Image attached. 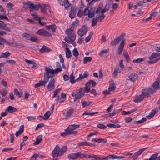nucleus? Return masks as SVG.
<instances>
[{"label":"nucleus","instance_id":"nucleus-37","mask_svg":"<svg viewBox=\"0 0 160 160\" xmlns=\"http://www.w3.org/2000/svg\"><path fill=\"white\" fill-rule=\"evenodd\" d=\"M112 1H109V0H108L105 6V8L103 9L105 10L106 11H108L110 7V5L111 4Z\"/></svg>","mask_w":160,"mask_h":160},{"label":"nucleus","instance_id":"nucleus-32","mask_svg":"<svg viewBox=\"0 0 160 160\" xmlns=\"http://www.w3.org/2000/svg\"><path fill=\"white\" fill-rule=\"evenodd\" d=\"M92 103V102L91 101L87 102L84 100H82L81 101V103L82 104L83 108H85L86 107L88 106Z\"/></svg>","mask_w":160,"mask_h":160},{"label":"nucleus","instance_id":"nucleus-61","mask_svg":"<svg viewBox=\"0 0 160 160\" xmlns=\"http://www.w3.org/2000/svg\"><path fill=\"white\" fill-rule=\"evenodd\" d=\"M29 121H33L36 119V117L35 116H30L26 117Z\"/></svg>","mask_w":160,"mask_h":160},{"label":"nucleus","instance_id":"nucleus-9","mask_svg":"<svg viewBox=\"0 0 160 160\" xmlns=\"http://www.w3.org/2000/svg\"><path fill=\"white\" fill-rule=\"evenodd\" d=\"M88 30V29L87 26H84L81 28L78 29V34L79 36L82 37L86 34Z\"/></svg>","mask_w":160,"mask_h":160},{"label":"nucleus","instance_id":"nucleus-2","mask_svg":"<svg viewBox=\"0 0 160 160\" xmlns=\"http://www.w3.org/2000/svg\"><path fill=\"white\" fill-rule=\"evenodd\" d=\"M67 149L66 146H63L60 149L59 146L57 145L52 152V156L53 158V160H57L58 157L62 155Z\"/></svg>","mask_w":160,"mask_h":160},{"label":"nucleus","instance_id":"nucleus-10","mask_svg":"<svg viewBox=\"0 0 160 160\" xmlns=\"http://www.w3.org/2000/svg\"><path fill=\"white\" fill-rule=\"evenodd\" d=\"M55 80L54 79L52 78L49 81L47 86V89L49 91H51L55 88Z\"/></svg>","mask_w":160,"mask_h":160},{"label":"nucleus","instance_id":"nucleus-40","mask_svg":"<svg viewBox=\"0 0 160 160\" xmlns=\"http://www.w3.org/2000/svg\"><path fill=\"white\" fill-rule=\"evenodd\" d=\"M73 73L72 72L70 77V81L72 84L74 83L76 81V80H75V77L73 75Z\"/></svg>","mask_w":160,"mask_h":160},{"label":"nucleus","instance_id":"nucleus-33","mask_svg":"<svg viewBox=\"0 0 160 160\" xmlns=\"http://www.w3.org/2000/svg\"><path fill=\"white\" fill-rule=\"evenodd\" d=\"M121 40L118 37L115 39L113 41H111L110 44L112 46H114L118 43Z\"/></svg>","mask_w":160,"mask_h":160},{"label":"nucleus","instance_id":"nucleus-54","mask_svg":"<svg viewBox=\"0 0 160 160\" xmlns=\"http://www.w3.org/2000/svg\"><path fill=\"white\" fill-rule=\"evenodd\" d=\"M97 127L100 129H105L107 127L103 124H102L99 123L97 125Z\"/></svg>","mask_w":160,"mask_h":160},{"label":"nucleus","instance_id":"nucleus-30","mask_svg":"<svg viewBox=\"0 0 160 160\" xmlns=\"http://www.w3.org/2000/svg\"><path fill=\"white\" fill-rule=\"evenodd\" d=\"M65 52L67 58H71L72 56L71 52L68 47L66 48Z\"/></svg>","mask_w":160,"mask_h":160},{"label":"nucleus","instance_id":"nucleus-52","mask_svg":"<svg viewBox=\"0 0 160 160\" xmlns=\"http://www.w3.org/2000/svg\"><path fill=\"white\" fill-rule=\"evenodd\" d=\"M109 49H107L105 50H101L99 53V55L100 56H102L103 54L107 53Z\"/></svg>","mask_w":160,"mask_h":160},{"label":"nucleus","instance_id":"nucleus-20","mask_svg":"<svg viewBox=\"0 0 160 160\" xmlns=\"http://www.w3.org/2000/svg\"><path fill=\"white\" fill-rule=\"evenodd\" d=\"M17 111V109L11 106L7 107L6 109V111H7L9 113H12Z\"/></svg>","mask_w":160,"mask_h":160},{"label":"nucleus","instance_id":"nucleus-57","mask_svg":"<svg viewBox=\"0 0 160 160\" xmlns=\"http://www.w3.org/2000/svg\"><path fill=\"white\" fill-rule=\"evenodd\" d=\"M39 157V155L37 154H34L30 158V160H36L37 158Z\"/></svg>","mask_w":160,"mask_h":160},{"label":"nucleus","instance_id":"nucleus-3","mask_svg":"<svg viewBox=\"0 0 160 160\" xmlns=\"http://www.w3.org/2000/svg\"><path fill=\"white\" fill-rule=\"evenodd\" d=\"M102 7V5H99V7L96 10V13H98V14L96 18L97 19L98 22H101L104 19L105 15L104 14V13L107 11L103 9L101 10Z\"/></svg>","mask_w":160,"mask_h":160},{"label":"nucleus","instance_id":"nucleus-55","mask_svg":"<svg viewBox=\"0 0 160 160\" xmlns=\"http://www.w3.org/2000/svg\"><path fill=\"white\" fill-rule=\"evenodd\" d=\"M0 40L3 43H6L8 45L10 44V43L8 41L1 37H0Z\"/></svg>","mask_w":160,"mask_h":160},{"label":"nucleus","instance_id":"nucleus-24","mask_svg":"<svg viewBox=\"0 0 160 160\" xmlns=\"http://www.w3.org/2000/svg\"><path fill=\"white\" fill-rule=\"evenodd\" d=\"M42 138V135H39L37 138L36 141L34 142L33 144L35 145L39 144L41 142Z\"/></svg>","mask_w":160,"mask_h":160},{"label":"nucleus","instance_id":"nucleus-35","mask_svg":"<svg viewBox=\"0 0 160 160\" xmlns=\"http://www.w3.org/2000/svg\"><path fill=\"white\" fill-rule=\"evenodd\" d=\"M159 83L156 81L154 82L152 85L153 88H152V90H155V91L156 90L158 89L159 88Z\"/></svg>","mask_w":160,"mask_h":160},{"label":"nucleus","instance_id":"nucleus-45","mask_svg":"<svg viewBox=\"0 0 160 160\" xmlns=\"http://www.w3.org/2000/svg\"><path fill=\"white\" fill-rule=\"evenodd\" d=\"M61 90V88H58V89H56L55 90H54L53 92L54 93V95L52 96V98H53L55 97L60 92Z\"/></svg>","mask_w":160,"mask_h":160},{"label":"nucleus","instance_id":"nucleus-58","mask_svg":"<svg viewBox=\"0 0 160 160\" xmlns=\"http://www.w3.org/2000/svg\"><path fill=\"white\" fill-rule=\"evenodd\" d=\"M156 113V112L155 110H152L150 113L149 115L148 116V117L150 118L152 117Z\"/></svg>","mask_w":160,"mask_h":160},{"label":"nucleus","instance_id":"nucleus-42","mask_svg":"<svg viewBox=\"0 0 160 160\" xmlns=\"http://www.w3.org/2000/svg\"><path fill=\"white\" fill-rule=\"evenodd\" d=\"M98 112H94L91 113L88 111H86L84 112L82 114V115H90L92 116L95 114L98 113Z\"/></svg>","mask_w":160,"mask_h":160},{"label":"nucleus","instance_id":"nucleus-49","mask_svg":"<svg viewBox=\"0 0 160 160\" xmlns=\"http://www.w3.org/2000/svg\"><path fill=\"white\" fill-rule=\"evenodd\" d=\"M0 93L2 96H4L7 94L8 92L6 89H3L0 91Z\"/></svg>","mask_w":160,"mask_h":160},{"label":"nucleus","instance_id":"nucleus-31","mask_svg":"<svg viewBox=\"0 0 160 160\" xmlns=\"http://www.w3.org/2000/svg\"><path fill=\"white\" fill-rule=\"evenodd\" d=\"M48 7V5L45 4H43L42 5H40V8L41 9V11L45 13L46 12V9Z\"/></svg>","mask_w":160,"mask_h":160},{"label":"nucleus","instance_id":"nucleus-64","mask_svg":"<svg viewBox=\"0 0 160 160\" xmlns=\"http://www.w3.org/2000/svg\"><path fill=\"white\" fill-rule=\"evenodd\" d=\"M25 61L29 64H35V62L32 60H28L27 59L25 60Z\"/></svg>","mask_w":160,"mask_h":160},{"label":"nucleus","instance_id":"nucleus-5","mask_svg":"<svg viewBox=\"0 0 160 160\" xmlns=\"http://www.w3.org/2000/svg\"><path fill=\"white\" fill-rule=\"evenodd\" d=\"M46 72L45 74V77H47L48 79L49 78H52L54 76V75L58 74V72L56 71V70L53 69L51 66L48 67H46L45 68Z\"/></svg>","mask_w":160,"mask_h":160},{"label":"nucleus","instance_id":"nucleus-18","mask_svg":"<svg viewBox=\"0 0 160 160\" xmlns=\"http://www.w3.org/2000/svg\"><path fill=\"white\" fill-rule=\"evenodd\" d=\"M74 112L73 109H70L67 110V111L65 117L66 119H69L71 116L72 114Z\"/></svg>","mask_w":160,"mask_h":160},{"label":"nucleus","instance_id":"nucleus-29","mask_svg":"<svg viewBox=\"0 0 160 160\" xmlns=\"http://www.w3.org/2000/svg\"><path fill=\"white\" fill-rule=\"evenodd\" d=\"M49 80L48 78L47 77H44V80H41L39 81L41 86H45L46 84Z\"/></svg>","mask_w":160,"mask_h":160},{"label":"nucleus","instance_id":"nucleus-7","mask_svg":"<svg viewBox=\"0 0 160 160\" xmlns=\"http://www.w3.org/2000/svg\"><path fill=\"white\" fill-rule=\"evenodd\" d=\"M22 37L27 40H30L33 42H38V39L34 36H32L29 34L24 33L22 34Z\"/></svg>","mask_w":160,"mask_h":160},{"label":"nucleus","instance_id":"nucleus-14","mask_svg":"<svg viewBox=\"0 0 160 160\" xmlns=\"http://www.w3.org/2000/svg\"><path fill=\"white\" fill-rule=\"evenodd\" d=\"M68 157L70 160H76L78 158V152L69 154Z\"/></svg>","mask_w":160,"mask_h":160},{"label":"nucleus","instance_id":"nucleus-47","mask_svg":"<svg viewBox=\"0 0 160 160\" xmlns=\"http://www.w3.org/2000/svg\"><path fill=\"white\" fill-rule=\"evenodd\" d=\"M72 54L75 57H78L79 55L77 49L75 48L72 50Z\"/></svg>","mask_w":160,"mask_h":160},{"label":"nucleus","instance_id":"nucleus-63","mask_svg":"<svg viewBox=\"0 0 160 160\" xmlns=\"http://www.w3.org/2000/svg\"><path fill=\"white\" fill-rule=\"evenodd\" d=\"M84 78H85V77H84L83 75H82V74H79V78L76 79V81L78 82L80 80H82Z\"/></svg>","mask_w":160,"mask_h":160},{"label":"nucleus","instance_id":"nucleus-56","mask_svg":"<svg viewBox=\"0 0 160 160\" xmlns=\"http://www.w3.org/2000/svg\"><path fill=\"white\" fill-rule=\"evenodd\" d=\"M14 94L16 96L18 95L19 98H20L22 96V94L19 93L18 90L16 88L14 90Z\"/></svg>","mask_w":160,"mask_h":160},{"label":"nucleus","instance_id":"nucleus-39","mask_svg":"<svg viewBox=\"0 0 160 160\" xmlns=\"http://www.w3.org/2000/svg\"><path fill=\"white\" fill-rule=\"evenodd\" d=\"M51 115V113L50 111H47L44 115L43 117L44 120H47Z\"/></svg>","mask_w":160,"mask_h":160},{"label":"nucleus","instance_id":"nucleus-13","mask_svg":"<svg viewBox=\"0 0 160 160\" xmlns=\"http://www.w3.org/2000/svg\"><path fill=\"white\" fill-rule=\"evenodd\" d=\"M125 43V40H122L120 43L118 48V54L119 55H121L122 53L124 45Z\"/></svg>","mask_w":160,"mask_h":160},{"label":"nucleus","instance_id":"nucleus-36","mask_svg":"<svg viewBox=\"0 0 160 160\" xmlns=\"http://www.w3.org/2000/svg\"><path fill=\"white\" fill-rule=\"evenodd\" d=\"M107 126L110 128L113 127L115 128H117L120 127V125L117 123H109L107 124Z\"/></svg>","mask_w":160,"mask_h":160},{"label":"nucleus","instance_id":"nucleus-16","mask_svg":"<svg viewBox=\"0 0 160 160\" xmlns=\"http://www.w3.org/2000/svg\"><path fill=\"white\" fill-rule=\"evenodd\" d=\"M77 10L76 8L72 7L71 10L69 12V16L71 18H74L76 15Z\"/></svg>","mask_w":160,"mask_h":160},{"label":"nucleus","instance_id":"nucleus-41","mask_svg":"<svg viewBox=\"0 0 160 160\" xmlns=\"http://www.w3.org/2000/svg\"><path fill=\"white\" fill-rule=\"evenodd\" d=\"M158 154L156 153L152 155L149 159V160H158Z\"/></svg>","mask_w":160,"mask_h":160},{"label":"nucleus","instance_id":"nucleus-60","mask_svg":"<svg viewBox=\"0 0 160 160\" xmlns=\"http://www.w3.org/2000/svg\"><path fill=\"white\" fill-rule=\"evenodd\" d=\"M65 132H63L61 134V135L62 136L64 137L67 135H69V134H68L69 131H68V130L67 129L65 130Z\"/></svg>","mask_w":160,"mask_h":160},{"label":"nucleus","instance_id":"nucleus-62","mask_svg":"<svg viewBox=\"0 0 160 160\" xmlns=\"http://www.w3.org/2000/svg\"><path fill=\"white\" fill-rule=\"evenodd\" d=\"M82 15H84V11H82V10H79L78 11V16L79 17H81Z\"/></svg>","mask_w":160,"mask_h":160},{"label":"nucleus","instance_id":"nucleus-50","mask_svg":"<svg viewBox=\"0 0 160 160\" xmlns=\"http://www.w3.org/2000/svg\"><path fill=\"white\" fill-rule=\"evenodd\" d=\"M93 33L91 32L89 35L86 38H85V41L86 43H87L90 40L93 35Z\"/></svg>","mask_w":160,"mask_h":160},{"label":"nucleus","instance_id":"nucleus-11","mask_svg":"<svg viewBox=\"0 0 160 160\" xmlns=\"http://www.w3.org/2000/svg\"><path fill=\"white\" fill-rule=\"evenodd\" d=\"M36 33L39 35H43L45 37H51L52 36L51 35L48 31L42 29L38 30Z\"/></svg>","mask_w":160,"mask_h":160},{"label":"nucleus","instance_id":"nucleus-34","mask_svg":"<svg viewBox=\"0 0 160 160\" xmlns=\"http://www.w3.org/2000/svg\"><path fill=\"white\" fill-rule=\"evenodd\" d=\"M85 91L86 92H89L90 90V83L87 82L85 85Z\"/></svg>","mask_w":160,"mask_h":160},{"label":"nucleus","instance_id":"nucleus-19","mask_svg":"<svg viewBox=\"0 0 160 160\" xmlns=\"http://www.w3.org/2000/svg\"><path fill=\"white\" fill-rule=\"evenodd\" d=\"M80 127L79 125L78 124H72L71 125L68 126V130L69 131H73L77 128H78Z\"/></svg>","mask_w":160,"mask_h":160},{"label":"nucleus","instance_id":"nucleus-28","mask_svg":"<svg viewBox=\"0 0 160 160\" xmlns=\"http://www.w3.org/2000/svg\"><path fill=\"white\" fill-rule=\"evenodd\" d=\"M10 55V53L8 51H7L4 53H2L0 56V58H6Z\"/></svg>","mask_w":160,"mask_h":160},{"label":"nucleus","instance_id":"nucleus-43","mask_svg":"<svg viewBox=\"0 0 160 160\" xmlns=\"http://www.w3.org/2000/svg\"><path fill=\"white\" fill-rule=\"evenodd\" d=\"M112 158V159H117V156L115 155H110L109 156L104 157V159L105 160H107L108 159Z\"/></svg>","mask_w":160,"mask_h":160},{"label":"nucleus","instance_id":"nucleus-22","mask_svg":"<svg viewBox=\"0 0 160 160\" xmlns=\"http://www.w3.org/2000/svg\"><path fill=\"white\" fill-rule=\"evenodd\" d=\"M46 28L48 30L51 29L53 32H54L55 31L56 27L55 25V24H53L46 26Z\"/></svg>","mask_w":160,"mask_h":160},{"label":"nucleus","instance_id":"nucleus-46","mask_svg":"<svg viewBox=\"0 0 160 160\" xmlns=\"http://www.w3.org/2000/svg\"><path fill=\"white\" fill-rule=\"evenodd\" d=\"M88 142H87L86 141L80 142L79 143H78V144H77V147H80V146H88Z\"/></svg>","mask_w":160,"mask_h":160},{"label":"nucleus","instance_id":"nucleus-21","mask_svg":"<svg viewBox=\"0 0 160 160\" xmlns=\"http://www.w3.org/2000/svg\"><path fill=\"white\" fill-rule=\"evenodd\" d=\"M51 49L48 47L43 46L40 49V51L42 53H45L46 52H48L51 51Z\"/></svg>","mask_w":160,"mask_h":160},{"label":"nucleus","instance_id":"nucleus-23","mask_svg":"<svg viewBox=\"0 0 160 160\" xmlns=\"http://www.w3.org/2000/svg\"><path fill=\"white\" fill-rule=\"evenodd\" d=\"M24 128V125H22L20 127L19 130L15 134V135L17 137L22 134L23 132Z\"/></svg>","mask_w":160,"mask_h":160},{"label":"nucleus","instance_id":"nucleus-8","mask_svg":"<svg viewBox=\"0 0 160 160\" xmlns=\"http://www.w3.org/2000/svg\"><path fill=\"white\" fill-rule=\"evenodd\" d=\"M155 92V90H152V88H147L142 90V94L145 97L149 96L150 94H152Z\"/></svg>","mask_w":160,"mask_h":160},{"label":"nucleus","instance_id":"nucleus-15","mask_svg":"<svg viewBox=\"0 0 160 160\" xmlns=\"http://www.w3.org/2000/svg\"><path fill=\"white\" fill-rule=\"evenodd\" d=\"M138 75L137 74L132 73L129 76L128 79V80L134 82L138 79Z\"/></svg>","mask_w":160,"mask_h":160},{"label":"nucleus","instance_id":"nucleus-27","mask_svg":"<svg viewBox=\"0 0 160 160\" xmlns=\"http://www.w3.org/2000/svg\"><path fill=\"white\" fill-rule=\"evenodd\" d=\"M91 158H94V160H105L104 157H101L99 155L92 154Z\"/></svg>","mask_w":160,"mask_h":160},{"label":"nucleus","instance_id":"nucleus-12","mask_svg":"<svg viewBox=\"0 0 160 160\" xmlns=\"http://www.w3.org/2000/svg\"><path fill=\"white\" fill-rule=\"evenodd\" d=\"M85 92L84 88H81L76 96L75 97V99H77L81 98L84 95Z\"/></svg>","mask_w":160,"mask_h":160},{"label":"nucleus","instance_id":"nucleus-44","mask_svg":"<svg viewBox=\"0 0 160 160\" xmlns=\"http://www.w3.org/2000/svg\"><path fill=\"white\" fill-rule=\"evenodd\" d=\"M115 88V85L114 83L112 82L109 85V91H113L114 90Z\"/></svg>","mask_w":160,"mask_h":160},{"label":"nucleus","instance_id":"nucleus-25","mask_svg":"<svg viewBox=\"0 0 160 160\" xmlns=\"http://www.w3.org/2000/svg\"><path fill=\"white\" fill-rule=\"evenodd\" d=\"M144 97L143 96L142 93L138 96L136 98L134 99V101L135 102H139L142 101Z\"/></svg>","mask_w":160,"mask_h":160},{"label":"nucleus","instance_id":"nucleus-59","mask_svg":"<svg viewBox=\"0 0 160 160\" xmlns=\"http://www.w3.org/2000/svg\"><path fill=\"white\" fill-rule=\"evenodd\" d=\"M144 60V59L142 58H138L135 60H134L133 61V62L134 63H138L142 62Z\"/></svg>","mask_w":160,"mask_h":160},{"label":"nucleus","instance_id":"nucleus-38","mask_svg":"<svg viewBox=\"0 0 160 160\" xmlns=\"http://www.w3.org/2000/svg\"><path fill=\"white\" fill-rule=\"evenodd\" d=\"M92 59V58L90 57H86L83 59V63L84 64H86L88 62H91Z\"/></svg>","mask_w":160,"mask_h":160},{"label":"nucleus","instance_id":"nucleus-48","mask_svg":"<svg viewBox=\"0 0 160 160\" xmlns=\"http://www.w3.org/2000/svg\"><path fill=\"white\" fill-rule=\"evenodd\" d=\"M63 5H64L65 8H67L70 7V4L68 2V0H63Z\"/></svg>","mask_w":160,"mask_h":160},{"label":"nucleus","instance_id":"nucleus-6","mask_svg":"<svg viewBox=\"0 0 160 160\" xmlns=\"http://www.w3.org/2000/svg\"><path fill=\"white\" fill-rule=\"evenodd\" d=\"M157 55V53H152L151 55L148 57L150 61L148 62V63L149 64H152L154 63L159 60L160 58H158Z\"/></svg>","mask_w":160,"mask_h":160},{"label":"nucleus","instance_id":"nucleus-51","mask_svg":"<svg viewBox=\"0 0 160 160\" xmlns=\"http://www.w3.org/2000/svg\"><path fill=\"white\" fill-rule=\"evenodd\" d=\"M123 55L124 57L125 58L127 62H128L130 60L129 56L128 55V52L126 51L124 52Z\"/></svg>","mask_w":160,"mask_h":160},{"label":"nucleus","instance_id":"nucleus-1","mask_svg":"<svg viewBox=\"0 0 160 160\" xmlns=\"http://www.w3.org/2000/svg\"><path fill=\"white\" fill-rule=\"evenodd\" d=\"M66 34L68 36L66 37L65 41L68 43H71L74 46H76V43L74 42L76 38L75 33L73 29H68L65 31Z\"/></svg>","mask_w":160,"mask_h":160},{"label":"nucleus","instance_id":"nucleus-53","mask_svg":"<svg viewBox=\"0 0 160 160\" xmlns=\"http://www.w3.org/2000/svg\"><path fill=\"white\" fill-rule=\"evenodd\" d=\"M98 21L97 19L96 18H93L92 20V26L94 27L96 25L97 22Z\"/></svg>","mask_w":160,"mask_h":160},{"label":"nucleus","instance_id":"nucleus-26","mask_svg":"<svg viewBox=\"0 0 160 160\" xmlns=\"http://www.w3.org/2000/svg\"><path fill=\"white\" fill-rule=\"evenodd\" d=\"M56 64L57 68L55 70H57V72L58 73L59 72L62 71V68L60 63L59 62H57L56 63Z\"/></svg>","mask_w":160,"mask_h":160},{"label":"nucleus","instance_id":"nucleus-4","mask_svg":"<svg viewBox=\"0 0 160 160\" xmlns=\"http://www.w3.org/2000/svg\"><path fill=\"white\" fill-rule=\"evenodd\" d=\"M95 7H87L84 10V15H88L89 18H92L95 15Z\"/></svg>","mask_w":160,"mask_h":160},{"label":"nucleus","instance_id":"nucleus-17","mask_svg":"<svg viewBox=\"0 0 160 160\" xmlns=\"http://www.w3.org/2000/svg\"><path fill=\"white\" fill-rule=\"evenodd\" d=\"M146 149V148L141 149L138 151L135 152L134 155L132 157L133 159L134 160L136 159L138 156L140 155Z\"/></svg>","mask_w":160,"mask_h":160}]
</instances>
